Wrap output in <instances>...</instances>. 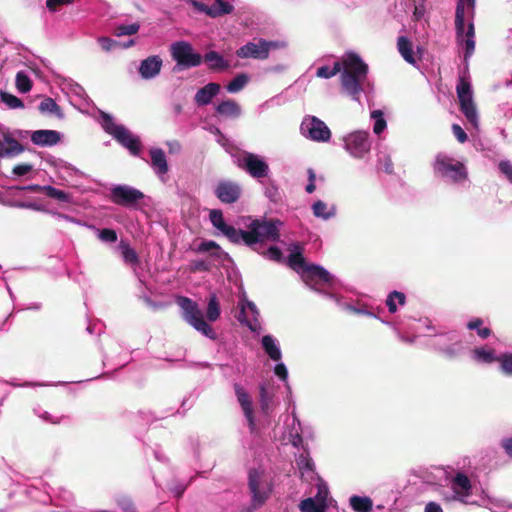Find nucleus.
Here are the masks:
<instances>
[{
	"mask_svg": "<svg viewBox=\"0 0 512 512\" xmlns=\"http://www.w3.org/2000/svg\"><path fill=\"white\" fill-rule=\"evenodd\" d=\"M288 265L298 273H301V277L305 284L311 289L322 293L318 287L319 283H325L331 285L334 277L326 269L319 265H306L303 257V247L299 243H292L288 247Z\"/></svg>",
	"mask_w": 512,
	"mask_h": 512,
	"instance_id": "nucleus-4",
	"label": "nucleus"
},
{
	"mask_svg": "<svg viewBox=\"0 0 512 512\" xmlns=\"http://www.w3.org/2000/svg\"><path fill=\"white\" fill-rule=\"evenodd\" d=\"M433 167L437 175L452 183H462L467 178L464 164L444 153L436 156Z\"/></svg>",
	"mask_w": 512,
	"mask_h": 512,
	"instance_id": "nucleus-8",
	"label": "nucleus"
},
{
	"mask_svg": "<svg viewBox=\"0 0 512 512\" xmlns=\"http://www.w3.org/2000/svg\"><path fill=\"white\" fill-rule=\"evenodd\" d=\"M203 57V61L212 71L227 70L230 66L229 62L216 51H209Z\"/></svg>",
	"mask_w": 512,
	"mask_h": 512,
	"instance_id": "nucleus-34",
	"label": "nucleus"
},
{
	"mask_svg": "<svg viewBox=\"0 0 512 512\" xmlns=\"http://www.w3.org/2000/svg\"><path fill=\"white\" fill-rule=\"evenodd\" d=\"M35 414L42 419L45 422L52 423V424H58L61 422L62 417L61 416H55L50 414L49 412L43 410L42 408L38 407L34 409Z\"/></svg>",
	"mask_w": 512,
	"mask_h": 512,
	"instance_id": "nucleus-53",
	"label": "nucleus"
},
{
	"mask_svg": "<svg viewBox=\"0 0 512 512\" xmlns=\"http://www.w3.org/2000/svg\"><path fill=\"white\" fill-rule=\"evenodd\" d=\"M274 373L279 379L283 382H287L288 380V370L286 365L280 361H278L274 367Z\"/></svg>",
	"mask_w": 512,
	"mask_h": 512,
	"instance_id": "nucleus-59",
	"label": "nucleus"
},
{
	"mask_svg": "<svg viewBox=\"0 0 512 512\" xmlns=\"http://www.w3.org/2000/svg\"><path fill=\"white\" fill-rule=\"evenodd\" d=\"M500 172L507 178V180L512 183V164L508 160L500 161L499 165Z\"/></svg>",
	"mask_w": 512,
	"mask_h": 512,
	"instance_id": "nucleus-60",
	"label": "nucleus"
},
{
	"mask_svg": "<svg viewBox=\"0 0 512 512\" xmlns=\"http://www.w3.org/2000/svg\"><path fill=\"white\" fill-rule=\"evenodd\" d=\"M233 11V6L224 0H215L210 6V16L218 17L225 14H230Z\"/></svg>",
	"mask_w": 512,
	"mask_h": 512,
	"instance_id": "nucleus-42",
	"label": "nucleus"
},
{
	"mask_svg": "<svg viewBox=\"0 0 512 512\" xmlns=\"http://www.w3.org/2000/svg\"><path fill=\"white\" fill-rule=\"evenodd\" d=\"M33 144L40 147H51L61 140V133L55 130H35L30 134Z\"/></svg>",
	"mask_w": 512,
	"mask_h": 512,
	"instance_id": "nucleus-22",
	"label": "nucleus"
},
{
	"mask_svg": "<svg viewBox=\"0 0 512 512\" xmlns=\"http://www.w3.org/2000/svg\"><path fill=\"white\" fill-rule=\"evenodd\" d=\"M54 166L56 168L57 173L63 179H65L67 176H72L78 173V170L75 167H73L71 164L63 160L55 161Z\"/></svg>",
	"mask_w": 512,
	"mask_h": 512,
	"instance_id": "nucleus-45",
	"label": "nucleus"
},
{
	"mask_svg": "<svg viewBox=\"0 0 512 512\" xmlns=\"http://www.w3.org/2000/svg\"><path fill=\"white\" fill-rule=\"evenodd\" d=\"M371 118L374 120L373 131L375 134L382 133L387 126L386 120L384 119L383 112L381 110H374L371 112Z\"/></svg>",
	"mask_w": 512,
	"mask_h": 512,
	"instance_id": "nucleus-46",
	"label": "nucleus"
},
{
	"mask_svg": "<svg viewBox=\"0 0 512 512\" xmlns=\"http://www.w3.org/2000/svg\"><path fill=\"white\" fill-rule=\"evenodd\" d=\"M140 26L137 23L119 25L115 28V35L118 37L136 34Z\"/></svg>",
	"mask_w": 512,
	"mask_h": 512,
	"instance_id": "nucleus-51",
	"label": "nucleus"
},
{
	"mask_svg": "<svg viewBox=\"0 0 512 512\" xmlns=\"http://www.w3.org/2000/svg\"><path fill=\"white\" fill-rule=\"evenodd\" d=\"M344 150L354 159H364L371 150L370 134L366 130H355L342 138Z\"/></svg>",
	"mask_w": 512,
	"mask_h": 512,
	"instance_id": "nucleus-9",
	"label": "nucleus"
},
{
	"mask_svg": "<svg viewBox=\"0 0 512 512\" xmlns=\"http://www.w3.org/2000/svg\"><path fill=\"white\" fill-rule=\"evenodd\" d=\"M24 190H29L33 192H42L46 196L56 199L59 202L70 203L71 196L63 190H59L51 185H38L32 184L25 187H22Z\"/></svg>",
	"mask_w": 512,
	"mask_h": 512,
	"instance_id": "nucleus-25",
	"label": "nucleus"
},
{
	"mask_svg": "<svg viewBox=\"0 0 512 512\" xmlns=\"http://www.w3.org/2000/svg\"><path fill=\"white\" fill-rule=\"evenodd\" d=\"M249 82V76L245 73L238 74L226 86L229 93H238L245 88Z\"/></svg>",
	"mask_w": 512,
	"mask_h": 512,
	"instance_id": "nucleus-41",
	"label": "nucleus"
},
{
	"mask_svg": "<svg viewBox=\"0 0 512 512\" xmlns=\"http://www.w3.org/2000/svg\"><path fill=\"white\" fill-rule=\"evenodd\" d=\"M471 358L480 364H491L498 362L499 355L489 346H480L471 351Z\"/></svg>",
	"mask_w": 512,
	"mask_h": 512,
	"instance_id": "nucleus-28",
	"label": "nucleus"
},
{
	"mask_svg": "<svg viewBox=\"0 0 512 512\" xmlns=\"http://www.w3.org/2000/svg\"><path fill=\"white\" fill-rule=\"evenodd\" d=\"M501 371L506 375H512V353H503L499 355Z\"/></svg>",
	"mask_w": 512,
	"mask_h": 512,
	"instance_id": "nucleus-50",
	"label": "nucleus"
},
{
	"mask_svg": "<svg viewBox=\"0 0 512 512\" xmlns=\"http://www.w3.org/2000/svg\"><path fill=\"white\" fill-rule=\"evenodd\" d=\"M482 324H483V321L480 318H475V319H472L471 321H469L467 323V328L470 329V330H476L477 334L482 339H485V338H487L490 335L491 331L487 327L482 328L481 327Z\"/></svg>",
	"mask_w": 512,
	"mask_h": 512,
	"instance_id": "nucleus-48",
	"label": "nucleus"
},
{
	"mask_svg": "<svg viewBox=\"0 0 512 512\" xmlns=\"http://www.w3.org/2000/svg\"><path fill=\"white\" fill-rule=\"evenodd\" d=\"M23 151L24 147L9 135H4L0 140V158H13Z\"/></svg>",
	"mask_w": 512,
	"mask_h": 512,
	"instance_id": "nucleus-26",
	"label": "nucleus"
},
{
	"mask_svg": "<svg viewBox=\"0 0 512 512\" xmlns=\"http://www.w3.org/2000/svg\"><path fill=\"white\" fill-rule=\"evenodd\" d=\"M198 253L210 252L212 256L217 259H225L228 257V254L222 250V248L212 240L202 241L196 248Z\"/></svg>",
	"mask_w": 512,
	"mask_h": 512,
	"instance_id": "nucleus-36",
	"label": "nucleus"
},
{
	"mask_svg": "<svg viewBox=\"0 0 512 512\" xmlns=\"http://www.w3.org/2000/svg\"><path fill=\"white\" fill-rule=\"evenodd\" d=\"M301 477L305 480H313L316 476L314 462L307 452L301 453L296 459Z\"/></svg>",
	"mask_w": 512,
	"mask_h": 512,
	"instance_id": "nucleus-31",
	"label": "nucleus"
},
{
	"mask_svg": "<svg viewBox=\"0 0 512 512\" xmlns=\"http://www.w3.org/2000/svg\"><path fill=\"white\" fill-rule=\"evenodd\" d=\"M33 170V165L30 163L17 164L12 169L13 177H22L27 175Z\"/></svg>",
	"mask_w": 512,
	"mask_h": 512,
	"instance_id": "nucleus-55",
	"label": "nucleus"
},
{
	"mask_svg": "<svg viewBox=\"0 0 512 512\" xmlns=\"http://www.w3.org/2000/svg\"><path fill=\"white\" fill-rule=\"evenodd\" d=\"M258 317L259 311L256 305L252 301L243 298L240 302V314L238 320L241 323L246 324L251 331H256L260 328Z\"/></svg>",
	"mask_w": 512,
	"mask_h": 512,
	"instance_id": "nucleus-19",
	"label": "nucleus"
},
{
	"mask_svg": "<svg viewBox=\"0 0 512 512\" xmlns=\"http://www.w3.org/2000/svg\"><path fill=\"white\" fill-rule=\"evenodd\" d=\"M397 48L400 55L407 63L412 65H415L417 63V60L419 58L417 57V54L413 51V45L407 37L400 36L398 38Z\"/></svg>",
	"mask_w": 512,
	"mask_h": 512,
	"instance_id": "nucleus-33",
	"label": "nucleus"
},
{
	"mask_svg": "<svg viewBox=\"0 0 512 512\" xmlns=\"http://www.w3.org/2000/svg\"><path fill=\"white\" fill-rule=\"evenodd\" d=\"M73 2L74 0H46V7L50 12L54 13L58 11L60 6L69 5Z\"/></svg>",
	"mask_w": 512,
	"mask_h": 512,
	"instance_id": "nucleus-61",
	"label": "nucleus"
},
{
	"mask_svg": "<svg viewBox=\"0 0 512 512\" xmlns=\"http://www.w3.org/2000/svg\"><path fill=\"white\" fill-rule=\"evenodd\" d=\"M191 271H207L209 270V264L204 260H193L190 262Z\"/></svg>",
	"mask_w": 512,
	"mask_h": 512,
	"instance_id": "nucleus-64",
	"label": "nucleus"
},
{
	"mask_svg": "<svg viewBox=\"0 0 512 512\" xmlns=\"http://www.w3.org/2000/svg\"><path fill=\"white\" fill-rule=\"evenodd\" d=\"M317 494L314 496V498H317L318 501H321L322 504L327 508L328 507V495L329 491L325 483H323L321 480H319L317 484Z\"/></svg>",
	"mask_w": 512,
	"mask_h": 512,
	"instance_id": "nucleus-54",
	"label": "nucleus"
},
{
	"mask_svg": "<svg viewBox=\"0 0 512 512\" xmlns=\"http://www.w3.org/2000/svg\"><path fill=\"white\" fill-rule=\"evenodd\" d=\"M171 57L179 69H188L199 66L203 57L195 52L192 45L186 41H177L171 44Z\"/></svg>",
	"mask_w": 512,
	"mask_h": 512,
	"instance_id": "nucleus-11",
	"label": "nucleus"
},
{
	"mask_svg": "<svg viewBox=\"0 0 512 512\" xmlns=\"http://www.w3.org/2000/svg\"><path fill=\"white\" fill-rule=\"evenodd\" d=\"M100 123L103 129L112 135L122 146L127 148L131 154L137 155L139 153L141 148L139 138L133 135L125 126L116 124L110 114L101 112Z\"/></svg>",
	"mask_w": 512,
	"mask_h": 512,
	"instance_id": "nucleus-6",
	"label": "nucleus"
},
{
	"mask_svg": "<svg viewBox=\"0 0 512 512\" xmlns=\"http://www.w3.org/2000/svg\"><path fill=\"white\" fill-rule=\"evenodd\" d=\"M118 250L120 251L124 263L131 266L137 275L136 266L139 264V256L135 249H133L126 240L122 239L119 242Z\"/></svg>",
	"mask_w": 512,
	"mask_h": 512,
	"instance_id": "nucleus-32",
	"label": "nucleus"
},
{
	"mask_svg": "<svg viewBox=\"0 0 512 512\" xmlns=\"http://www.w3.org/2000/svg\"><path fill=\"white\" fill-rule=\"evenodd\" d=\"M341 72V87L352 100L360 102V95L368 85V66L355 53H347L342 62H334L332 67L321 66L316 71L319 78L329 79Z\"/></svg>",
	"mask_w": 512,
	"mask_h": 512,
	"instance_id": "nucleus-2",
	"label": "nucleus"
},
{
	"mask_svg": "<svg viewBox=\"0 0 512 512\" xmlns=\"http://www.w3.org/2000/svg\"><path fill=\"white\" fill-rule=\"evenodd\" d=\"M261 346L271 360L278 362L282 359L279 342L272 335H264L261 339Z\"/></svg>",
	"mask_w": 512,
	"mask_h": 512,
	"instance_id": "nucleus-29",
	"label": "nucleus"
},
{
	"mask_svg": "<svg viewBox=\"0 0 512 512\" xmlns=\"http://www.w3.org/2000/svg\"><path fill=\"white\" fill-rule=\"evenodd\" d=\"M210 221L217 230L215 235L226 237L233 244H245L254 247L265 242H277L280 238V228L283 222L278 219L244 218L246 230L236 229L228 224L221 210L213 209L209 213Z\"/></svg>",
	"mask_w": 512,
	"mask_h": 512,
	"instance_id": "nucleus-1",
	"label": "nucleus"
},
{
	"mask_svg": "<svg viewBox=\"0 0 512 512\" xmlns=\"http://www.w3.org/2000/svg\"><path fill=\"white\" fill-rule=\"evenodd\" d=\"M262 474L257 470L249 472V489L252 495V508L258 509L269 497L271 487L262 479Z\"/></svg>",
	"mask_w": 512,
	"mask_h": 512,
	"instance_id": "nucleus-15",
	"label": "nucleus"
},
{
	"mask_svg": "<svg viewBox=\"0 0 512 512\" xmlns=\"http://www.w3.org/2000/svg\"><path fill=\"white\" fill-rule=\"evenodd\" d=\"M98 43L100 44L101 48L107 52L113 50L116 47L121 46V44L118 41L108 37H100L98 39Z\"/></svg>",
	"mask_w": 512,
	"mask_h": 512,
	"instance_id": "nucleus-57",
	"label": "nucleus"
},
{
	"mask_svg": "<svg viewBox=\"0 0 512 512\" xmlns=\"http://www.w3.org/2000/svg\"><path fill=\"white\" fill-rule=\"evenodd\" d=\"M405 302V294L399 291H392L386 299V305L390 313H395L398 310V306H403Z\"/></svg>",
	"mask_w": 512,
	"mask_h": 512,
	"instance_id": "nucleus-39",
	"label": "nucleus"
},
{
	"mask_svg": "<svg viewBox=\"0 0 512 512\" xmlns=\"http://www.w3.org/2000/svg\"><path fill=\"white\" fill-rule=\"evenodd\" d=\"M161 67L162 59L157 55H153L142 60L138 70L143 79L149 80L155 78L160 73Z\"/></svg>",
	"mask_w": 512,
	"mask_h": 512,
	"instance_id": "nucleus-23",
	"label": "nucleus"
},
{
	"mask_svg": "<svg viewBox=\"0 0 512 512\" xmlns=\"http://www.w3.org/2000/svg\"><path fill=\"white\" fill-rule=\"evenodd\" d=\"M302 136L318 143H325L331 139V131L324 121L316 116L307 115L300 125Z\"/></svg>",
	"mask_w": 512,
	"mask_h": 512,
	"instance_id": "nucleus-12",
	"label": "nucleus"
},
{
	"mask_svg": "<svg viewBox=\"0 0 512 512\" xmlns=\"http://www.w3.org/2000/svg\"><path fill=\"white\" fill-rule=\"evenodd\" d=\"M485 506L492 512H504L507 508L502 501L492 499H488Z\"/></svg>",
	"mask_w": 512,
	"mask_h": 512,
	"instance_id": "nucleus-62",
	"label": "nucleus"
},
{
	"mask_svg": "<svg viewBox=\"0 0 512 512\" xmlns=\"http://www.w3.org/2000/svg\"><path fill=\"white\" fill-rule=\"evenodd\" d=\"M264 194L273 203H277L281 199L279 188L273 182H267L264 185Z\"/></svg>",
	"mask_w": 512,
	"mask_h": 512,
	"instance_id": "nucleus-49",
	"label": "nucleus"
},
{
	"mask_svg": "<svg viewBox=\"0 0 512 512\" xmlns=\"http://www.w3.org/2000/svg\"><path fill=\"white\" fill-rule=\"evenodd\" d=\"M215 111L217 114L227 118H238L241 115L240 105L232 99H227L220 102L215 107Z\"/></svg>",
	"mask_w": 512,
	"mask_h": 512,
	"instance_id": "nucleus-35",
	"label": "nucleus"
},
{
	"mask_svg": "<svg viewBox=\"0 0 512 512\" xmlns=\"http://www.w3.org/2000/svg\"><path fill=\"white\" fill-rule=\"evenodd\" d=\"M113 203L136 208L138 203L145 197L140 190L125 184L115 185L111 188L110 194Z\"/></svg>",
	"mask_w": 512,
	"mask_h": 512,
	"instance_id": "nucleus-14",
	"label": "nucleus"
},
{
	"mask_svg": "<svg viewBox=\"0 0 512 512\" xmlns=\"http://www.w3.org/2000/svg\"><path fill=\"white\" fill-rule=\"evenodd\" d=\"M235 394L237 396V400L239 404L241 405V408L243 410V413L245 415V418L248 422L249 428L251 432L255 431V421H254V415H253V407L251 399L248 395V393L245 391V389L239 385H234Z\"/></svg>",
	"mask_w": 512,
	"mask_h": 512,
	"instance_id": "nucleus-20",
	"label": "nucleus"
},
{
	"mask_svg": "<svg viewBox=\"0 0 512 512\" xmlns=\"http://www.w3.org/2000/svg\"><path fill=\"white\" fill-rule=\"evenodd\" d=\"M449 489H441L440 496L446 503L460 502L463 504H475L476 502L470 501L472 494V484L469 477L463 472H457L449 479Z\"/></svg>",
	"mask_w": 512,
	"mask_h": 512,
	"instance_id": "nucleus-7",
	"label": "nucleus"
},
{
	"mask_svg": "<svg viewBox=\"0 0 512 512\" xmlns=\"http://www.w3.org/2000/svg\"><path fill=\"white\" fill-rule=\"evenodd\" d=\"M313 216L328 221L336 216L337 208L335 204H328L322 200H316L311 205Z\"/></svg>",
	"mask_w": 512,
	"mask_h": 512,
	"instance_id": "nucleus-27",
	"label": "nucleus"
},
{
	"mask_svg": "<svg viewBox=\"0 0 512 512\" xmlns=\"http://www.w3.org/2000/svg\"><path fill=\"white\" fill-rule=\"evenodd\" d=\"M239 166L244 168L250 176L256 179L264 178L269 174V166L259 155L245 153L240 159Z\"/></svg>",
	"mask_w": 512,
	"mask_h": 512,
	"instance_id": "nucleus-16",
	"label": "nucleus"
},
{
	"mask_svg": "<svg viewBox=\"0 0 512 512\" xmlns=\"http://www.w3.org/2000/svg\"><path fill=\"white\" fill-rule=\"evenodd\" d=\"M220 91V84L210 82L196 92L194 96V102L199 107L207 106L212 102L213 98L220 93Z\"/></svg>",
	"mask_w": 512,
	"mask_h": 512,
	"instance_id": "nucleus-24",
	"label": "nucleus"
},
{
	"mask_svg": "<svg viewBox=\"0 0 512 512\" xmlns=\"http://www.w3.org/2000/svg\"><path fill=\"white\" fill-rule=\"evenodd\" d=\"M457 96L460 103V109L466 119L475 128L478 127V113L473 101L471 84L461 78L457 85Z\"/></svg>",
	"mask_w": 512,
	"mask_h": 512,
	"instance_id": "nucleus-13",
	"label": "nucleus"
},
{
	"mask_svg": "<svg viewBox=\"0 0 512 512\" xmlns=\"http://www.w3.org/2000/svg\"><path fill=\"white\" fill-rule=\"evenodd\" d=\"M272 46H274L273 42L264 40L258 43L249 42L237 50V55L240 58L266 59L269 55V49Z\"/></svg>",
	"mask_w": 512,
	"mask_h": 512,
	"instance_id": "nucleus-18",
	"label": "nucleus"
},
{
	"mask_svg": "<svg viewBox=\"0 0 512 512\" xmlns=\"http://www.w3.org/2000/svg\"><path fill=\"white\" fill-rule=\"evenodd\" d=\"M16 88L20 93H27L32 88V81L29 78L28 74L24 71H19L16 74Z\"/></svg>",
	"mask_w": 512,
	"mask_h": 512,
	"instance_id": "nucleus-43",
	"label": "nucleus"
},
{
	"mask_svg": "<svg viewBox=\"0 0 512 512\" xmlns=\"http://www.w3.org/2000/svg\"><path fill=\"white\" fill-rule=\"evenodd\" d=\"M264 255L267 259L273 260L275 262H281L283 260V255H282L281 250L275 246L269 247L264 252Z\"/></svg>",
	"mask_w": 512,
	"mask_h": 512,
	"instance_id": "nucleus-58",
	"label": "nucleus"
},
{
	"mask_svg": "<svg viewBox=\"0 0 512 512\" xmlns=\"http://www.w3.org/2000/svg\"><path fill=\"white\" fill-rule=\"evenodd\" d=\"M285 423L288 428L287 435H288L289 442L295 448L302 447V444H303L302 433H304V429L294 411L292 412V414L290 416H287Z\"/></svg>",
	"mask_w": 512,
	"mask_h": 512,
	"instance_id": "nucleus-21",
	"label": "nucleus"
},
{
	"mask_svg": "<svg viewBox=\"0 0 512 512\" xmlns=\"http://www.w3.org/2000/svg\"><path fill=\"white\" fill-rule=\"evenodd\" d=\"M434 337L432 346L445 358L455 359L466 350L462 339L456 332L435 334Z\"/></svg>",
	"mask_w": 512,
	"mask_h": 512,
	"instance_id": "nucleus-10",
	"label": "nucleus"
},
{
	"mask_svg": "<svg viewBox=\"0 0 512 512\" xmlns=\"http://www.w3.org/2000/svg\"><path fill=\"white\" fill-rule=\"evenodd\" d=\"M216 197L225 204L235 203L241 195V187L236 182L223 180L214 189Z\"/></svg>",
	"mask_w": 512,
	"mask_h": 512,
	"instance_id": "nucleus-17",
	"label": "nucleus"
},
{
	"mask_svg": "<svg viewBox=\"0 0 512 512\" xmlns=\"http://www.w3.org/2000/svg\"><path fill=\"white\" fill-rule=\"evenodd\" d=\"M42 113L56 114L59 111L57 103L52 98H45L39 105Z\"/></svg>",
	"mask_w": 512,
	"mask_h": 512,
	"instance_id": "nucleus-52",
	"label": "nucleus"
},
{
	"mask_svg": "<svg viewBox=\"0 0 512 512\" xmlns=\"http://www.w3.org/2000/svg\"><path fill=\"white\" fill-rule=\"evenodd\" d=\"M0 98L3 103L10 109H17V108H23L24 104L21 99L16 97L15 95H12L8 92L1 91L0 92Z\"/></svg>",
	"mask_w": 512,
	"mask_h": 512,
	"instance_id": "nucleus-47",
	"label": "nucleus"
},
{
	"mask_svg": "<svg viewBox=\"0 0 512 512\" xmlns=\"http://www.w3.org/2000/svg\"><path fill=\"white\" fill-rule=\"evenodd\" d=\"M150 157L152 169L159 177H163L168 171V164L164 151L160 148H152L150 150Z\"/></svg>",
	"mask_w": 512,
	"mask_h": 512,
	"instance_id": "nucleus-30",
	"label": "nucleus"
},
{
	"mask_svg": "<svg viewBox=\"0 0 512 512\" xmlns=\"http://www.w3.org/2000/svg\"><path fill=\"white\" fill-rule=\"evenodd\" d=\"M350 507L355 512H371L373 501L368 496L353 495L349 498Z\"/></svg>",
	"mask_w": 512,
	"mask_h": 512,
	"instance_id": "nucleus-37",
	"label": "nucleus"
},
{
	"mask_svg": "<svg viewBox=\"0 0 512 512\" xmlns=\"http://www.w3.org/2000/svg\"><path fill=\"white\" fill-rule=\"evenodd\" d=\"M96 231L98 239L103 243H115L118 239L117 232L114 229L104 228L99 229L94 226H89Z\"/></svg>",
	"mask_w": 512,
	"mask_h": 512,
	"instance_id": "nucleus-44",
	"label": "nucleus"
},
{
	"mask_svg": "<svg viewBox=\"0 0 512 512\" xmlns=\"http://www.w3.org/2000/svg\"><path fill=\"white\" fill-rule=\"evenodd\" d=\"M301 512H326V507L317 498L308 497L299 504Z\"/></svg>",
	"mask_w": 512,
	"mask_h": 512,
	"instance_id": "nucleus-38",
	"label": "nucleus"
},
{
	"mask_svg": "<svg viewBox=\"0 0 512 512\" xmlns=\"http://www.w3.org/2000/svg\"><path fill=\"white\" fill-rule=\"evenodd\" d=\"M475 0H458L455 13L456 40L464 49L465 62L475 51Z\"/></svg>",
	"mask_w": 512,
	"mask_h": 512,
	"instance_id": "nucleus-3",
	"label": "nucleus"
},
{
	"mask_svg": "<svg viewBox=\"0 0 512 512\" xmlns=\"http://www.w3.org/2000/svg\"><path fill=\"white\" fill-rule=\"evenodd\" d=\"M452 132L454 134V136L456 137V139L460 142V143H464L467 141L468 137H467V134L466 132L462 129V127L458 124H453L452 125Z\"/></svg>",
	"mask_w": 512,
	"mask_h": 512,
	"instance_id": "nucleus-63",
	"label": "nucleus"
},
{
	"mask_svg": "<svg viewBox=\"0 0 512 512\" xmlns=\"http://www.w3.org/2000/svg\"><path fill=\"white\" fill-rule=\"evenodd\" d=\"M176 302L181 308L183 319L191 327L211 340L217 339L216 332L205 321L203 312L195 301L185 296H179Z\"/></svg>",
	"mask_w": 512,
	"mask_h": 512,
	"instance_id": "nucleus-5",
	"label": "nucleus"
},
{
	"mask_svg": "<svg viewBox=\"0 0 512 512\" xmlns=\"http://www.w3.org/2000/svg\"><path fill=\"white\" fill-rule=\"evenodd\" d=\"M15 207L22 209H31L35 211H46L43 205L35 201H19L15 203Z\"/></svg>",
	"mask_w": 512,
	"mask_h": 512,
	"instance_id": "nucleus-56",
	"label": "nucleus"
},
{
	"mask_svg": "<svg viewBox=\"0 0 512 512\" xmlns=\"http://www.w3.org/2000/svg\"><path fill=\"white\" fill-rule=\"evenodd\" d=\"M221 315V308L219 301L215 294H212L209 297L207 309H206V317L210 322H215L219 319Z\"/></svg>",
	"mask_w": 512,
	"mask_h": 512,
	"instance_id": "nucleus-40",
	"label": "nucleus"
}]
</instances>
